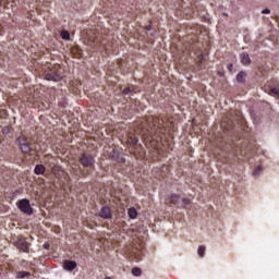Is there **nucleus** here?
<instances>
[{"label":"nucleus","mask_w":279,"mask_h":279,"mask_svg":"<svg viewBox=\"0 0 279 279\" xmlns=\"http://www.w3.org/2000/svg\"><path fill=\"white\" fill-rule=\"evenodd\" d=\"M167 120L160 117L150 116L146 118L142 124L140 134L146 145L149 147H158L167 134Z\"/></svg>","instance_id":"nucleus-1"},{"label":"nucleus","mask_w":279,"mask_h":279,"mask_svg":"<svg viewBox=\"0 0 279 279\" xmlns=\"http://www.w3.org/2000/svg\"><path fill=\"white\" fill-rule=\"evenodd\" d=\"M78 162L82 165V167L87 169L86 171L82 172V175L84 177L89 175L90 169H95V157L88 153H83L80 156Z\"/></svg>","instance_id":"nucleus-2"},{"label":"nucleus","mask_w":279,"mask_h":279,"mask_svg":"<svg viewBox=\"0 0 279 279\" xmlns=\"http://www.w3.org/2000/svg\"><path fill=\"white\" fill-rule=\"evenodd\" d=\"M45 80L49 82H60L62 80V68L59 64L51 65L45 70Z\"/></svg>","instance_id":"nucleus-3"},{"label":"nucleus","mask_w":279,"mask_h":279,"mask_svg":"<svg viewBox=\"0 0 279 279\" xmlns=\"http://www.w3.org/2000/svg\"><path fill=\"white\" fill-rule=\"evenodd\" d=\"M17 143L22 154H27L28 156L32 155V142L25 135H21L17 137Z\"/></svg>","instance_id":"nucleus-4"},{"label":"nucleus","mask_w":279,"mask_h":279,"mask_svg":"<svg viewBox=\"0 0 279 279\" xmlns=\"http://www.w3.org/2000/svg\"><path fill=\"white\" fill-rule=\"evenodd\" d=\"M17 208L23 213L24 215H34V208H32V204H29V199L23 198L17 201L16 203Z\"/></svg>","instance_id":"nucleus-5"},{"label":"nucleus","mask_w":279,"mask_h":279,"mask_svg":"<svg viewBox=\"0 0 279 279\" xmlns=\"http://www.w3.org/2000/svg\"><path fill=\"white\" fill-rule=\"evenodd\" d=\"M89 43L94 51H104V49H106V39H101L99 36L89 38Z\"/></svg>","instance_id":"nucleus-6"},{"label":"nucleus","mask_w":279,"mask_h":279,"mask_svg":"<svg viewBox=\"0 0 279 279\" xmlns=\"http://www.w3.org/2000/svg\"><path fill=\"white\" fill-rule=\"evenodd\" d=\"M132 247V254L133 256H135V260H141V258H143V250H145V244L136 240L135 242H133Z\"/></svg>","instance_id":"nucleus-7"},{"label":"nucleus","mask_w":279,"mask_h":279,"mask_svg":"<svg viewBox=\"0 0 279 279\" xmlns=\"http://www.w3.org/2000/svg\"><path fill=\"white\" fill-rule=\"evenodd\" d=\"M15 246L17 247V250H21V252L29 254V243H27V240H25V238H19L15 242Z\"/></svg>","instance_id":"nucleus-8"},{"label":"nucleus","mask_w":279,"mask_h":279,"mask_svg":"<svg viewBox=\"0 0 279 279\" xmlns=\"http://www.w3.org/2000/svg\"><path fill=\"white\" fill-rule=\"evenodd\" d=\"M98 217H101V219H112V211L110 210V207H101Z\"/></svg>","instance_id":"nucleus-9"},{"label":"nucleus","mask_w":279,"mask_h":279,"mask_svg":"<svg viewBox=\"0 0 279 279\" xmlns=\"http://www.w3.org/2000/svg\"><path fill=\"white\" fill-rule=\"evenodd\" d=\"M126 143L129 147H136V145H138V137H136V133L129 132Z\"/></svg>","instance_id":"nucleus-10"},{"label":"nucleus","mask_w":279,"mask_h":279,"mask_svg":"<svg viewBox=\"0 0 279 279\" xmlns=\"http://www.w3.org/2000/svg\"><path fill=\"white\" fill-rule=\"evenodd\" d=\"M136 93H141V88L135 85H129L122 90V95H136Z\"/></svg>","instance_id":"nucleus-11"},{"label":"nucleus","mask_w":279,"mask_h":279,"mask_svg":"<svg viewBox=\"0 0 279 279\" xmlns=\"http://www.w3.org/2000/svg\"><path fill=\"white\" fill-rule=\"evenodd\" d=\"M63 267L66 271H73V269L77 267V263L73 260H65Z\"/></svg>","instance_id":"nucleus-12"},{"label":"nucleus","mask_w":279,"mask_h":279,"mask_svg":"<svg viewBox=\"0 0 279 279\" xmlns=\"http://www.w3.org/2000/svg\"><path fill=\"white\" fill-rule=\"evenodd\" d=\"M240 58H241L242 64L247 65V64H251V63H252V59H250V54H248L247 52H242V53L240 54Z\"/></svg>","instance_id":"nucleus-13"},{"label":"nucleus","mask_w":279,"mask_h":279,"mask_svg":"<svg viewBox=\"0 0 279 279\" xmlns=\"http://www.w3.org/2000/svg\"><path fill=\"white\" fill-rule=\"evenodd\" d=\"M34 171L36 175H45V171H47V168H45L44 165H37Z\"/></svg>","instance_id":"nucleus-14"},{"label":"nucleus","mask_w":279,"mask_h":279,"mask_svg":"<svg viewBox=\"0 0 279 279\" xmlns=\"http://www.w3.org/2000/svg\"><path fill=\"white\" fill-rule=\"evenodd\" d=\"M245 77H247V73L241 71L236 75V82H239V84H245Z\"/></svg>","instance_id":"nucleus-15"},{"label":"nucleus","mask_w":279,"mask_h":279,"mask_svg":"<svg viewBox=\"0 0 279 279\" xmlns=\"http://www.w3.org/2000/svg\"><path fill=\"white\" fill-rule=\"evenodd\" d=\"M170 204H172L173 206H180V195L172 194L170 196Z\"/></svg>","instance_id":"nucleus-16"},{"label":"nucleus","mask_w":279,"mask_h":279,"mask_svg":"<svg viewBox=\"0 0 279 279\" xmlns=\"http://www.w3.org/2000/svg\"><path fill=\"white\" fill-rule=\"evenodd\" d=\"M129 217L130 219H136V217H138V211H136V208L131 207L129 208Z\"/></svg>","instance_id":"nucleus-17"},{"label":"nucleus","mask_w":279,"mask_h":279,"mask_svg":"<svg viewBox=\"0 0 279 279\" xmlns=\"http://www.w3.org/2000/svg\"><path fill=\"white\" fill-rule=\"evenodd\" d=\"M28 276H32L29 271H17L15 275V278L23 279V278H27Z\"/></svg>","instance_id":"nucleus-18"},{"label":"nucleus","mask_w":279,"mask_h":279,"mask_svg":"<svg viewBox=\"0 0 279 279\" xmlns=\"http://www.w3.org/2000/svg\"><path fill=\"white\" fill-rule=\"evenodd\" d=\"M198 256H201V258H204L205 254H206V246L201 245L198 246Z\"/></svg>","instance_id":"nucleus-19"},{"label":"nucleus","mask_w":279,"mask_h":279,"mask_svg":"<svg viewBox=\"0 0 279 279\" xmlns=\"http://www.w3.org/2000/svg\"><path fill=\"white\" fill-rule=\"evenodd\" d=\"M61 38H63V40H70L71 39V34L69 33V31H62L61 32Z\"/></svg>","instance_id":"nucleus-20"},{"label":"nucleus","mask_w":279,"mask_h":279,"mask_svg":"<svg viewBox=\"0 0 279 279\" xmlns=\"http://www.w3.org/2000/svg\"><path fill=\"white\" fill-rule=\"evenodd\" d=\"M72 53H73L74 58H82V50L72 49Z\"/></svg>","instance_id":"nucleus-21"},{"label":"nucleus","mask_w":279,"mask_h":279,"mask_svg":"<svg viewBox=\"0 0 279 279\" xmlns=\"http://www.w3.org/2000/svg\"><path fill=\"white\" fill-rule=\"evenodd\" d=\"M132 274H133V276H141V274H143V271L141 270V268L134 267L132 269Z\"/></svg>","instance_id":"nucleus-22"},{"label":"nucleus","mask_w":279,"mask_h":279,"mask_svg":"<svg viewBox=\"0 0 279 279\" xmlns=\"http://www.w3.org/2000/svg\"><path fill=\"white\" fill-rule=\"evenodd\" d=\"M12 128L11 126H4L3 129H2V133H4V134H10V133H12Z\"/></svg>","instance_id":"nucleus-23"},{"label":"nucleus","mask_w":279,"mask_h":279,"mask_svg":"<svg viewBox=\"0 0 279 279\" xmlns=\"http://www.w3.org/2000/svg\"><path fill=\"white\" fill-rule=\"evenodd\" d=\"M260 171H263V168L260 166L256 167L253 171V175H259Z\"/></svg>","instance_id":"nucleus-24"},{"label":"nucleus","mask_w":279,"mask_h":279,"mask_svg":"<svg viewBox=\"0 0 279 279\" xmlns=\"http://www.w3.org/2000/svg\"><path fill=\"white\" fill-rule=\"evenodd\" d=\"M270 93H271L272 95H275L276 97H279V88H278V87L271 88V89H270Z\"/></svg>","instance_id":"nucleus-25"},{"label":"nucleus","mask_w":279,"mask_h":279,"mask_svg":"<svg viewBox=\"0 0 279 279\" xmlns=\"http://www.w3.org/2000/svg\"><path fill=\"white\" fill-rule=\"evenodd\" d=\"M182 204H183V206L185 208V206H189L191 204V201L189 198H183L182 199Z\"/></svg>","instance_id":"nucleus-26"},{"label":"nucleus","mask_w":279,"mask_h":279,"mask_svg":"<svg viewBox=\"0 0 279 279\" xmlns=\"http://www.w3.org/2000/svg\"><path fill=\"white\" fill-rule=\"evenodd\" d=\"M262 14H271V10L265 9L262 11Z\"/></svg>","instance_id":"nucleus-27"},{"label":"nucleus","mask_w":279,"mask_h":279,"mask_svg":"<svg viewBox=\"0 0 279 279\" xmlns=\"http://www.w3.org/2000/svg\"><path fill=\"white\" fill-rule=\"evenodd\" d=\"M146 32H151V25L145 26Z\"/></svg>","instance_id":"nucleus-28"},{"label":"nucleus","mask_w":279,"mask_h":279,"mask_svg":"<svg viewBox=\"0 0 279 279\" xmlns=\"http://www.w3.org/2000/svg\"><path fill=\"white\" fill-rule=\"evenodd\" d=\"M49 247H50L49 243L44 244V250H49Z\"/></svg>","instance_id":"nucleus-29"},{"label":"nucleus","mask_w":279,"mask_h":279,"mask_svg":"<svg viewBox=\"0 0 279 279\" xmlns=\"http://www.w3.org/2000/svg\"><path fill=\"white\" fill-rule=\"evenodd\" d=\"M118 162H125V159L123 157H121Z\"/></svg>","instance_id":"nucleus-30"},{"label":"nucleus","mask_w":279,"mask_h":279,"mask_svg":"<svg viewBox=\"0 0 279 279\" xmlns=\"http://www.w3.org/2000/svg\"><path fill=\"white\" fill-rule=\"evenodd\" d=\"M229 71H232V64L228 65Z\"/></svg>","instance_id":"nucleus-31"},{"label":"nucleus","mask_w":279,"mask_h":279,"mask_svg":"<svg viewBox=\"0 0 279 279\" xmlns=\"http://www.w3.org/2000/svg\"><path fill=\"white\" fill-rule=\"evenodd\" d=\"M1 32H3V26L0 25V35H1Z\"/></svg>","instance_id":"nucleus-32"},{"label":"nucleus","mask_w":279,"mask_h":279,"mask_svg":"<svg viewBox=\"0 0 279 279\" xmlns=\"http://www.w3.org/2000/svg\"><path fill=\"white\" fill-rule=\"evenodd\" d=\"M72 173H75V168L72 167Z\"/></svg>","instance_id":"nucleus-33"},{"label":"nucleus","mask_w":279,"mask_h":279,"mask_svg":"<svg viewBox=\"0 0 279 279\" xmlns=\"http://www.w3.org/2000/svg\"><path fill=\"white\" fill-rule=\"evenodd\" d=\"M105 279H111L110 277H106Z\"/></svg>","instance_id":"nucleus-34"}]
</instances>
